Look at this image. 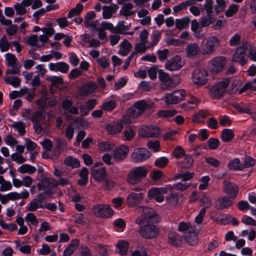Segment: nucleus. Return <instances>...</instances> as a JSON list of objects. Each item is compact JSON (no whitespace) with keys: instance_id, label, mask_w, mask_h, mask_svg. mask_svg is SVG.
Masks as SVG:
<instances>
[{"instance_id":"obj_1","label":"nucleus","mask_w":256,"mask_h":256,"mask_svg":"<svg viewBox=\"0 0 256 256\" xmlns=\"http://www.w3.org/2000/svg\"><path fill=\"white\" fill-rule=\"evenodd\" d=\"M148 174V170L144 166L133 168L128 174V182L132 184L138 183L146 176Z\"/></svg>"},{"instance_id":"obj_2","label":"nucleus","mask_w":256,"mask_h":256,"mask_svg":"<svg viewBox=\"0 0 256 256\" xmlns=\"http://www.w3.org/2000/svg\"><path fill=\"white\" fill-rule=\"evenodd\" d=\"M230 82V80L226 78L214 85L210 90L211 97L214 99L221 98L226 92V88L229 86Z\"/></svg>"},{"instance_id":"obj_3","label":"nucleus","mask_w":256,"mask_h":256,"mask_svg":"<svg viewBox=\"0 0 256 256\" xmlns=\"http://www.w3.org/2000/svg\"><path fill=\"white\" fill-rule=\"evenodd\" d=\"M170 188H172L170 184L167 185L166 187L152 188L148 192V198L150 200H154L158 202H162L164 200L163 194H166L168 190Z\"/></svg>"},{"instance_id":"obj_4","label":"nucleus","mask_w":256,"mask_h":256,"mask_svg":"<svg viewBox=\"0 0 256 256\" xmlns=\"http://www.w3.org/2000/svg\"><path fill=\"white\" fill-rule=\"evenodd\" d=\"M92 212L97 217L109 218L114 214V211L108 204H96L92 208Z\"/></svg>"},{"instance_id":"obj_5","label":"nucleus","mask_w":256,"mask_h":256,"mask_svg":"<svg viewBox=\"0 0 256 256\" xmlns=\"http://www.w3.org/2000/svg\"><path fill=\"white\" fill-rule=\"evenodd\" d=\"M138 233L142 238L152 239L158 235L159 228L154 224H146L140 226Z\"/></svg>"},{"instance_id":"obj_6","label":"nucleus","mask_w":256,"mask_h":256,"mask_svg":"<svg viewBox=\"0 0 256 256\" xmlns=\"http://www.w3.org/2000/svg\"><path fill=\"white\" fill-rule=\"evenodd\" d=\"M152 154L145 148H136L131 154V158L134 162L140 163L148 160Z\"/></svg>"},{"instance_id":"obj_7","label":"nucleus","mask_w":256,"mask_h":256,"mask_svg":"<svg viewBox=\"0 0 256 256\" xmlns=\"http://www.w3.org/2000/svg\"><path fill=\"white\" fill-rule=\"evenodd\" d=\"M139 212H142V216L147 222L157 224L160 220V218L156 212L152 208L141 206L138 208Z\"/></svg>"},{"instance_id":"obj_8","label":"nucleus","mask_w":256,"mask_h":256,"mask_svg":"<svg viewBox=\"0 0 256 256\" xmlns=\"http://www.w3.org/2000/svg\"><path fill=\"white\" fill-rule=\"evenodd\" d=\"M160 134V130L156 125L151 124L142 128L138 131V134L142 138H156Z\"/></svg>"},{"instance_id":"obj_9","label":"nucleus","mask_w":256,"mask_h":256,"mask_svg":"<svg viewBox=\"0 0 256 256\" xmlns=\"http://www.w3.org/2000/svg\"><path fill=\"white\" fill-rule=\"evenodd\" d=\"M208 72L206 70L202 68H196L192 72V80L198 85H204L208 80Z\"/></svg>"},{"instance_id":"obj_10","label":"nucleus","mask_w":256,"mask_h":256,"mask_svg":"<svg viewBox=\"0 0 256 256\" xmlns=\"http://www.w3.org/2000/svg\"><path fill=\"white\" fill-rule=\"evenodd\" d=\"M186 91L184 90H175L168 94L165 97V102L168 104H174L183 100L186 96Z\"/></svg>"},{"instance_id":"obj_11","label":"nucleus","mask_w":256,"mask_h":256,"mask_svg":"<svg viewBox=\"0 0 256 256\" xmlns=\"http://www.w3.org/2000/svg\"><path fill=\"white\" fill-rule=\"evenodd\" d=\"M147 106L148 104L144 100H139L134 104L133 108L128 109V116L133 118H138L144 113Z\"/></svg>"},{"instance_id":"obj_12","label":"nucleus","mask_w":256,"mask_h":256,"mask_svg":"<svg viewBox=\"0 0 256 256\" xmlns=\"http://www.w3.org/2000/svg\"><path fill=\"white\" fill-rule=\"evenodd\" d=\"M226 64V59L224 56H216L212 58L210 62L208 68L212 74H216L221 72Z\"/></svg>"},{"instance_id":"obj_13","label":"nucleus","mask_w":256,"mask_h":256,"mask_svg":"<svg viewBox=\"0 0 256 256\" xmlns=\"http://www.w3.org/2000/svg\"><path fill=\"white\" fill-rule=\"evenodd\" d=\"M224 184V191L228 195V196L232 198L233 200L235 199L238 194V186L232 182L224 180L223 182Z\"/></svg>"},{"instance_id":"obj_14","label":"nucleus","mask_w":256,"mask_h":256,"mask_svg":"<svg viewBox=\"0 0 256 256\" xmlns=\"http://www.w3.org/2000/svg\"><path fill=\"white\" fill-rule=\"evenodd\" d=\"M128 152V147L124 144H121L114 148L113 151V158L116 162L122 161L127 157Z\"/></svg>"},{"instance_id":"obj_15","label":"nucleus","mask_w":256,"mask_h":256,"mask_svg":"<svg viewBox=\"0 0 256 256\" xmlns=\"http://www.w3.org/2000/svg\"><path fill=\"white\" fill-rule=\"evenodd\" d=\"M218 44L219 40L217 38L213 36L209 37L202 46L203 53L205 54H210L214 50L216 46Z\"/></svg>"},{"instance_id":"obj_16","label":"nucleus","mask_w":256,"mask_h":256,"mask_svg":"<svg viewBox=\"0 0 256 256\" xmlns=\"http://www.w3.org/2000/svg\"><path fill=\"white\" fill-rule=\"evenodd\" d=\"M182 66L180 57L178 55H176L166 62L165 68L168 70L176 71L180 69Z\"/></svg>"},{"instance_id":"obj_17","label":"nucleus","mask_w":256,"mask_h":256,"mask_svg":"<svg viewBox=\"0 0 256 256\" xmlns=\"http://www.w3.org/2000/svg\"><path fill=\"white\" fill-rule=\"evenodd\" d=\"M143 193L131 192L127 197L126 202L129 207H135L139 205L142 200Z\"/></svg>"},{"instance_id":"obj_18","label":"nucleus","mask_w":256,"mask_h":256,"mask_svg":"<svg viewBox=\"0 0 256 256\" xmlns=\"http://www.w3.org/2000/svg\"><path fill=\"white\" fill-rule=\"evenodd\" d=\"M232 200V198L226 196L218 198L216 202V210H222L232 206L233 204Z\"/></svg>"},{"instance_id":"obj_19","label":"nucleus","mask_w":256,"mask_h":256,"mask_svg":"<svg viewBox=\"0 0 256 256\" xmlns=\"http://www.w3.org/2000/svg\"><path fill=\"white\" fill-rule=\"evenodd\" d=\"M48 68L50 71L60 72L62 73L66 74L68 72L70 66L67 63L60 62L56 63H50Z\"/></svg>"},{"instance_id":"obj_20","label":"nucleus","mask_w":256,"mask_h":256,"mask_svg":"<svg viewBox=\"0 0 256 256\" xmlns=\"http://www.w3.org/2000/svg\"><path fill=\"white\" fill-rule=\"evenodd\" d=\"M124 128L121 122L108 123L106 124L105 129L108 134L114 135L120 132Z\"/></svg>"},{"instance_id":"obj_21","label":"nucleus","mask_w":256,"mask_h":256,"mask_svg":"<svg viewBox=\"0 0 256 256\" xmlns=\"http://www.w3.org/2000/svg\"><path fill=\"white\" fill-rule=\"evenodd\" d=\"M88 174L89 172L88 169L86 167L82 168L79 174L80 179L78 180V184L80 186H86L88 183Z\"/></svg>"},{"instance_id":"obj_22","label":"nucleus","mask_w":256,"mask_h":256,"mask_svg":"<svg viewBox=\"0 0 256 256\" xmlns=\"http://www.w3.org/2000/svg\"><path fill=\"white\" fill-rule=\"evenodd\" d=\"M168 242L172 246L175 247H180L182 244L181 236L176 233L170 234L168 236Z\"/></svg>"},{"instance_id":"obj_23","label":"nucleus","mask_w":256,"mask_h":256,"mask_svg":"<svg viewBox=\"0 0 256 256\" xmlns=\"http://www.w3.org/2000/svg\"><path fill=\"white\" fill-rule=\"evenodd\" d=\"M120 48L118 50V54L122 56H126L130 52L132 48V44L126 40L124 39L122 42L120 43Z\"/></svg>"},{"instance_id":"obj_24","label":"nucleus","mask_w":256,"mask_h":256,"mask_svg":"<svg viewBox=\"0 0 256 256\" xmlns=\"http://www.w3.org/2000/svg\"><path fill=\"white\" fill-rule=\"evenodd\" d=\"M200 50V48L197 44L195 43L188 44L186 48V56L189 58H192L198 54Z\"/></svg>"},{"instance_id":"obj_25","label":"nucleus","mask_w":256,"mask_h":256,"mask_svg":"<svg viewBox=\"0 0 256 256\" xmlns=\"http://www.w3.org/2000/svg\"><path fill=\"white\" fill-rule=\"evenodd\" d=\"M232 106L236 109L238 112L243 114H250L252 113V110L250 106L242 102L240 104L234 103Z\"/></svg>"},{"instance_id":"obj_26","label":"nucleus","mask_w":256,"mask_h":256,"mask_svg":"<svg viewBox=\"0 0 256 256\" xmlns=\"http://www.w3.org/2000/svg\"><path fill=\"white\" fill-rule=\"evenodd\" d=\"M92 175L96 181L102 182L106 178V170L105 168L94 170L92 172Z\"/></svg>"},{"instance_id":"obj_27","label":"nucleus","mask_w":256,"mask_h":256,"mask_svg":"<svg viewBox=\"0 0 256 256\" xmlns=\"http://www.w3.org/2000/svg\"><path fill=\"white\" fill-rule=\"evenodd\" d=\"M98 88L96 82L91 81L87 82L82 88V91L86 94H90L93 93Z\"/></svg>"},{"instance_id":"obj_28","label":"nucleus","mask_w":256,"mask_h":256,"mask_svg":"<svg viewBox=\"0 0 256 256\" xmlns=\"http://www.w3.org/2000/svg\"><path fill=\"white\" fill-rule=\"evenodd\" d=\"M184 159L180 162L179 166L182 168L188 169L191 168L194 163V159L190 154H185Z\"/></svg>"},{"instance_id":"obj_29","label":"nucleus","mask_w":256,"mask_h":256,"mask_svg":"<svg viewBox=\"0 0 256 256\" xmlns=\"http://www.w3.org/2000/svg\"><path fill=\"white\" fill-rule=\"evenodd\" d=\"M234 137V134L232 129L224 128L222 132L221 140L224 142H229Z\"/></svg>"},{"instance_id":"obj_30","label":"nucleus","mask_w":256,"mask_h":256,"mask_svg":"<svg viewBox=\"0 0 256 256\" xmlns=\"http://www.w3.org/2000/svg\"><path fill=\"white\" fill-rule=\"evenodd\" d=\"M64 164L72 168H79L80 166V160L76 158H74L72 156H68L64 161Z\"/></svg>"},{"instance_id":"obj_31","label":"nucleus","mask_w":256,"mask_h":256,"mask_svg":"<svg viewBox=\"0 0 256 256\" xmlns=\"http://www.w3.org/2000/svg\"><path fill=\"white\" fill-rule=\"evenodd\" d=\"M116 248L118 250L120 254L122 256L125 255L128 250L129 244L124 240H120L117 243Z\"/></svg>"},{"instance_id":"obj_32","label":"nucleus","mask_w":256,"mask_h":256,"mask_svg":"<svg viewBox=\"0 0 256 256\" xmlns=\"http://www.w3.org/2000/svg\"><path fill=\"white\" fill-rule=\"evenodd\" d=\"M166 203L170 206H176L179 200V194L176 192H171L166 198Z\"/></svg>"},{"instance_id":"obj_33","label":"nucleus","mask_w":256,"mask_h":256,"mask_svg":"<svg viewBox=\"0 0 256 256\" xmlns=\"http://www.w3.org/2000/svg\"><path fill=\"white\" fill-rule=\"evenodd\" d=\"M190 18L188 16H184L182 18L176 20V27L178 30H182L184 28L188 26L190 22Z\"/></svg>"},{"instance_id":"obj_34","label":"nucleus","mask_w":256,"mask_h":256,"mask_svg":"<svg viewBox=\"0 0 256 256\" xmlns=\"http://www.w3.org/2000/svg\"><path fill=\"white\" fill-rule=\"evenodd\" d=\"M216 20V18L213 16V15L210 14L208 16V14L200 18V25L202 28L208 26L210 24H214Z\"/></svg>"},{"instance_id":"obj_35","label":"nucleus","mask_w":256,"mask_h":256,"mask_svg":"<svg viewBox=\"0 0 256 256\" xmlns=\"http://www.w3.org/2000/svg\"><path fill=\"white\" fill-rule=\"evenodd\" d=\"M228 166L230 170H242V165L240 164V160L238 158L231 160L228 163Z\"/></svg>"},{"instance_id":"obj_36","label":"nucleus","mask_w":256,"mask_h":256,"mask_svg":"<svg viewBox=\"0 0 256 256\" xmlns=\"http://www.w3.org/2000/svg\"><path fill=\"white\" fill-rule=\"evenodd\" d=\"M36 168L32 166L29 164H24L22 165L18 168V171L20 174L28 173V174H32L36 172Z\"/></svg>"},{"instance_id":"obj_37","label":"nucleus","mask_w":256,"mask_h":256,"mask_svg":"<svg viewBox=\"0 0 256 256\" xmlns=\"http://www.w3.org/2000/svg\"><path fill=\"white\" fill-rule=\"evenodd\" d=\"M178 84V82L176 80L170 78L164 83H162L160 86L163 90H168L176 87Z\"/></svg>"},{"instance_id":"obj_38","label":"nucleus","mask_w":256,"mask_h":256,"mask_svg":"<svg viewBox=\"0 0 256 256\" xmlns=\"http://www.w3.org/2000/svg\"><path fill=\"white\" fill-rule=\"evenodd\" d=\"M48 98L47 97V94L44 93L42 94L40 98L36 100V104L39 106L40 108L44 111L48 108Z\"/></svg>"},{"instance_id":"obj_39","label":"nucleus","mask_w":256,"mask_h":256,"mask_svg":"<svg viewBox=\"0 0 256 256\" xmlns=\"http://www.w3.org/2000/svg\"><path fill=\"white\" fill-rule=\"evenodd\" d=\"M194 174V172H186L175 175L174 179L176 180L182 178V182H186V181L190 180L192 178Z\"/></svg>"},{"instance_id":"obj_40","label":"nucleus","mask_w":256,"mask_h":256,"mask_svg":"<svg viewBox=\"0 0 256 256\" xmlns=\"http://www.w3.org/2000/svg\"><path fill=\"white\" fill-rule=\"evenodd\" d=\"M84 6L80 4H77L75 8L70 10L67 15L68 18H70L74 16H78L83 10Z\"/></svg>"},{"instance_id":"obj_41","label":"nucleus","mask_w":256,"mask_h":256,"mask_svg":"<svg viewBox=\"0 0 256 256\" xmlns=\"http://www.w3.org/2000/svg\"><path fill=\"white\" fill-rule=\"evenodd\" d=\"M246 48L243 46H239L234 52L233 56L234 60L236 62H238V58H245Z\"/></svg>"},{"instance_id":"obj_42","label":"nucleus","mask_w":256,"mask_h":256,"mask_svg":"<svg viewBox=\"0 0 256 256\" xmlns=\"http://www.w3.org/2000/svg\"><path fill=\"white\" fill-rule=\"evenodd\" d=\"M226 7V2L224 0H216V4L214 6V12L216 16L224 11Z\"/></svg>"},{"instance_id":"obj_43","label":"nucleus","mask_w":256,"mask_h":256,"mask_svg":"<svg viewBox=\"0 0 256 256\" xmlns=\"http://www.w3.org/2000/svg\"><path fill=\"white\" fill-rule=\"evenodd\" d=\"M6 84L12 85L14 88H18L20 86L21 80L18 76H10L4 79Z\"/></svg>"},{"instance_id":"obj_44","label":"nucleus","mask_w":256,"mask_h":256,"mask_svg":"<svg viewBox=\"0 0 256 256\" xmlns=\"http://www.w3.org/2000/svg\"><path fill=\"white\" fill-rule=\"evenodd\" d=\"M12 127L18 131L20 136H23L26 134V125L24 122H14L12 124Z\"/></svg>"},{"instance_id":"obj_45","label":"nucleus","mask_w":256,"mask_h":256,"mask_svg":"<svg viewBox=\"0 0 256 256\" xmlns=\"http://www.w3.org/2000/svg\"><path fill=\"white\" fill-rule=\"evenodd\" d=\"M96 16V14L94 11L88 12L84 16V23L86 26H87L94 27L96 25L94 24L93 22L90 23V20L94 19Z\"/></svg>"},{"instance_id":"obj_46","label":"nucleus","mask_w":256,"mask_h":256,"mask_svg":"<svg viewBox=\"0 0 256 256\" xmlns=\"http://www.w3.org/2000/svg\"><path fill=\"white\" fill-rule=\"evenodd\" d=\"M113 144L109 142H102L98 144L99 150L103 152H109L113 148Z\"/></svg>"},{"instance_id":"obj_47","label":"nucleus","mask_w":256,"mask_h":256,"mask_svg":"<svg viewBox=\"0 0 256 256\" xmlns=\"http://www.w3.org/2000/svg\"><path fill=\"white\" fill-rule=\"evenodd\" d=\"M238 10V6L235 4H230L225 12L226 17L230 18L235 14Z\"/></svg>"},{"instance_id":"obj_48","label":"nucleus","mask_w":256,"mask_h":256,"mask_svg":"<svg viewBox=\"0 0 256 256\" xmlns=\"http://www.w3.org/2000/svg\"><path fill=\"white\" fill-rule=\"evenodd\" d=\"M256 161V160L252 157L248 156H246L244 164L242 165L243 169L254 166L255 164Z\"/></svg>"},{"instance_id":"obj_49","label":"nucleus","mask_w":256,"mask_h":256,"mask_svg":"<svg viewBox=\"0 0 256 256\" xmlns=\"http://www.w3.org/2000/svg\"><path fill=\"white\" fill-rule=\"evenodd\" d=\"M176 113L177 112L176 110H160L158 112L157 114L158 116L161 118H170L173 116H174L176 114Z\"/></svg>"},{"instance_id":"obj_50","label":"nucleus","mask_w":256,"mask_h":256,"mask_svg":"<svg viewBox=\"0 0 256 256\" xmlns=\"http://www.w3.org/2000/svg\"><path fill=\"white\" fill-rule=\"evenodd\" d=\"M136 131L132 127L126 129L124 132V135L126 140H131L136 136Z\"/></svg>"},{"instance_id":"obj_51","label":"nucleus","mask_w":256,"mask_h":256,"mask_svg":"<svg viewBox=\"0 0 256 256\" xmlns=\"http://www.w3.org/2000/svg\"><path fill=\"white\" fill-rule=\"evenodd\" d=\"M161 32L158 30L153 32L152 37V43L150 44L151 46L154 47L158 43L161 38Z\"/></svg>"},{"instance_id":"obj_52","label":"nucleus","mask_w":256,"mask_h":256,"mask_svg":"<svg viewBox=\"0 0 256 256\" xmlns=\"http://www.w3.org/2000/svg\"><path fill=\"white\" fill-rule=\"evenodd\" d=\"M124 202V199L122 197L117 196L112 200V204L113 207L117 210L120 209Z\"/></svg>"},{"instance_id":"obj_53","label":"nucleus","mask_w":256,"mask_h":256,"mask_svg":"<svg viewBox=\"0 0 256 256\" xmlns=\"http://www.w3.org/2000/svg\"><path fill=\"white\" fill-rule=\"evenodd\" d=\"M157 54L158 60L161 62H164L168 56H170V51L168 49L164 48L162 50H158Z\"/></svg>"},{"instance_id":"obj_54","label":"nucleus","mask_w":256,"mask_h":256,"mask_svg":"<svg viewBox=\"0 0 256 256\" xmlns=\"http://www.w3.org/2000/svg\"><path fill=\"white\" fill-rule=\"evenodd\" d=\"M168 160L166 157L162 156L160 158H158L154 162V165L160 168H164L168 164Z\"/></svg>"},{"instance_id":"obj_55","label":"nucleus","mask_w":256,"mask_h":256,"mask_svg":"<svg viewBox=\"0 0 256 256\" xmlns=\"http://www.w3.org/2000/svg\"><path fill=\"white\" fill-rule=\"evenodd\" d=\"M42 116V112L37 110L34 112H32L30 120L32 122L33 125H36V122H40Z\"/></svg>"},{"instance_id":"obj_56","label":"nucleus","mask_w":256,"mask_h":256,"mask_svg":"<svg viewBox=\"0 0 256 256\" xmlns=\"http://www.w3.org/2000/svg\"><path fill=\"white\" fill-rule=\"evenodd\" d=\"M204 8L206 11L208 16L210 14L212 15L213 13V2L212 0H206L205 4L204 5Z\"/></svg>"},{"instance_id":"obj_57","label":"nucleus","mask_w":256,"mask_h":256,"mask_svg":"<svg viewBox=\"0 0 256 256\" xmlns=\"http://www.w3.org/2000/svg\"><path fill=\"white\" fill-rule=\"evenodd\" d=\"M190 186V184H188L187 182H178L174 184L173 186H172V188H169L170 190H172L174 188L176 190H179L180 191H184L186 190Z\"/></svg>"},{"instance_id":"obj_58","label":"nucleus","mask_w":256,"mask_h":256,"mask_svg":"<svg viewBox=\"0 0 256 256\" xmlns=\"http://www.w3.org/2000/svg\"><path fill=\"white\" fill-rule=\"evenodd\" d=\"M209 148L210 150H215L218 148L220 144V141L217 138H210L207 141Z\"/></svg>"},{"instance_id":"obj_59","label":"nucleus","mask_w":256,"mask_h":256,"mask_svg":"<svg viewBox=\"0 0 256 256\" xmlns=\"http://www.w3.org/2000/svg\"><path fill=\"white\" fill-rule=\"evenodd\" d=\"M134 4L131 2H128L123 5L122 8L120 10V14L126 16V14L128 13L130 10L132 9Z\"/></svg>"},{"instance_id":"obj_60","label":"nucleus","mask_w":256,"mask_h":256,"mask_svg":"<svg viewBox=\"0 0 256 256\" xmlns=\"http://www.w3.org/2000/svg\"><path fill=\"white\" fill-rule=\"evenodd\" d=\"M116 107V103L114 100H110L103 103L102 108L107 111L114 110Z\"/></svg>"},{"instance_id":"obj_61","label":"nucleus","mask_w":256,"mask_h":256,"mask_svg":"<svg viewBox=\"0 0 256 256\" xmlns=\"http://www.w3.org/2000/svg\"><path fill=\"white\" fill-rule=\"evenodd\" d=\"M38 36L36 34H32L28 38L27 44L32 46L40 48L41 46L38 44Z\"/></svg>"},{"instance_id":"obj_62","label":"nucleus","mask_w":256,"mask_h":256,"mask_svg":"<svg viewBox=\"0 0 256 256\" xmlns=\"http://www.w3.org/2000/svg\"><path fill=\"white\" fill-rule=\"evenodd\" d=\"M242 222L248 226H256V220L247 215L243 216Z\"/></svg>"},{"instance_id":"obj_63","label":"nucleus","mask_w":256,"mask_h":256,"mask_svg":"<svg viewBox=\"0 0 256 256\" xmlns=\"http://www.w3.org/2000/svg\"><path fill=\"white\" fill-rule=\"evenodd\" d=\"M191 4L188 1H184L180 3L179 4L174 6L173 8L174 12L176 13L186 9L188 6Z\"/></svg>"},{"instance_id":"obj_64","label":"nucleus","mask_w":256,"mask_h":256,"mask_svg":"<svg viewBox=\"0 0 256 256\" xmlns=\"http://www.w3.org/2000/svg\"><path fill=\"white\" fill-rule=\"evenodd\" d=\"M6 58L9 66H14L16 64L17 58L14 54L10 53H7L6 54Z\"/></svg>"}]
</instances>
